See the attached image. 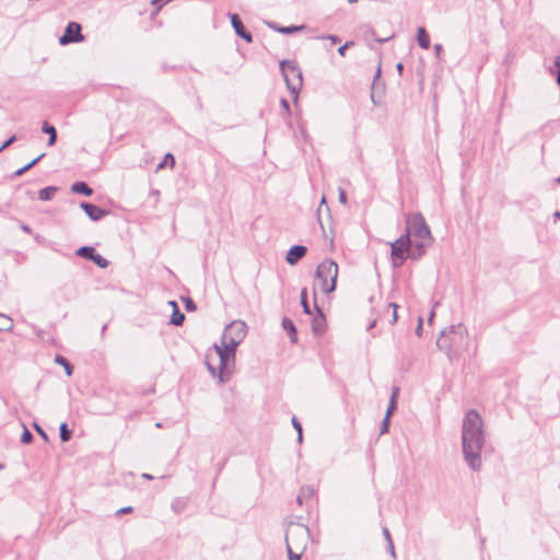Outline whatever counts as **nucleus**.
I'll return each instance as SVG.
<instances>
[{
    "mask_svg": "<svg viewBox=\"0 0 560 560\" xmlns=\"http://www.w3.org/2000/svg\"><path fill=\"white\" fill-rule=\"evenodd\" d=\"M485 442L483 421L478 411L470 409L463 420L462 444L464 459L474 471L481 469V451Z\"/></svg>",
    "mask_w": 560,
    "mask_h": 560,
    "instance_id": "nucleus-1",
    "label": "nucleus"
},
{
    "mask_svg": "<svg viewBox=\"0 0 560 560\" xmlns=\"http://www.w3.org/2000/svg\"><path fill=\"white\" fill-rule=\"evenodd\" d=\"M406 232L408 237L413 236L416 238L415 242V252L411 255L412 259H417L421 257L427 247H429L433 243V237L430 231L429 225L425 223V220L421 213L408 214L406 218Z\"/></svg>",
    "mask_w": 560,
    "mask_h": 560,
    "instance_id": "nucleus-2",
    "label": "nucleus"
},
{
    "mask_svg": "<svg viewBox=\"0 0 560 560\" xmlns=\"http://www.w3.org/2000/svg\"><path fill=\"white\" fill-rule=\"evenodd\" d=\"M467 329L463 324L452 325L442 330L436 347L448 355L467 346Z\"/></svg>",
    "mask_w": 560,
    "mask_h": 560,
    "instance_id": "nucleus-3",
    "label": "nucleus"
},
{
    "mask_svg": "<svg viewBox=\"0 0 560 560\" xmlns=\"http://www.w3.org/2000/svg\"><path fill=\"white\" fill-rule=\"evenodd\" d=\"M316 280L320 290L328 294L335 291L338 277V265L332 259L323 260L316 268Z\"/></svg>",
    "mask_w": 560,
    "mask_h": 560,
    "instance_id": "nucleus-4",
    "label": "nucleus"
},
{
    "mask_svg": "<svg viewBox=\"0 0 560 560\" xmlns=\"http://www.w3.org/2000/svg\"><path fill=\"white\" fill-rule=\"evenodd\" d=\"M280 69L289 92L298 98L299 92L302 88L301 70L294 62L288 60L280 61Z\"/></svg>",
    "mask_w": 560,
    "mask_h": 560,
    "instance_id": "nucleus-5",
    "label": "nucleus"
},
{
    "mask_svg": "<svg viewBox=\"0 0 560 560\" xmlns=\"http://www.w3.org/2000/svg\"><path fill=\"white\" fill-rule=\"evenodd\" d=\"M246 334V324L242 320H234L225 327L221 343L226 345L230 352L236 351L237 346L244 340Z\"/></svg>",
    "mask_w": 560,
    "mask_h": 560,
    "instance_id": "nucleus-6",
    "label": "nucleus"
},
{
    "mask_svg": "<svg viewBox=\"0 0 560 560\" xmlns=\"http://www.w3.org/2000/svg\"><path fill=\"white\" fill-rule=\"evenodd\" d=\"M308 527H288L285 532L287 548L300 550L301 552L306 548L310 540Z\"/></svg>",
    "mask_w": 560,
    "mask_h": 560,
    "instance_id": "nucleus-7",
    "label": "nucleus"
},
{
    "mask_svg": "<svg viewBox=\"0 0 560 560\" xmlns=\"http://www.w3.org/2000/svg\"><path fill=\"white\" fill-rule=\"evenodd\" d=\"M392 248V260L394 267H400L408 255H412L410 253L411 249V240L408 237V234H402L398 240L390 244Z\"/></svg>",
    "mask_w": 560,
    "mask_h": 560,
    "instance_id": "nucleus-8",
    "label": "nucleus"
},
{
    "mask_svg": "<svg viewBox=\"0 0 560 560\" xmlns=\"http://www.w3.org/2000/svg\"><path fill=\"white\" fill-rule=\"evenodd\" d=\"M214 349L220 359V366H219V373H218L219 382L225 383L230 378V373L226 372L228 362L230 361V359H234L236 351L230 352L229 347L226 345H222V343H221V346L215 345Z\"/></svg>",
    "mask_w": 560,
    "mask_h": 560,
    "instance_id": "nucleus-9",
    "label": "nucleus"
},
{
    "mask_svg": "<svg viewBox=\"0 0 560 560\" xmlns=\"http://www.w3.org/2000/svg\"><path fill=\"white\" fill-rule=\"evenodd\" d=\"M82 27L77 22H69L63 35L59 38V44L61 46H66L72 43H80L84 39L82 33Z\"/></svg>",
    "mask_w": 560,
    "mask_h": 560,
    "instance_id": "nucleus-10",
    "label": "nucleus"
},
{
    "mask_svg": "<svg viewBox=\"0 0 560 560\" xmlns=\"http://www.w3.org/2000/svg\"><path fill=\"white\" fill-rule=\"evenodd\" d=\"M75 254L82 258L94 261L101 268H105V258L96 254L95 249L91 246H82L77 249Z\"/></svg>",
    "mask_w": 560,
    "mask_h": 560,
    "instance_id": "nucleus-11",
    "label": "nucleus"
},
{
    "mask_svg": "<svg viewBox=\"0 0 560 560\" xmlns=\"http://www.w3.org/2000/svg\"><path fill=\"white\" fill-rule=\"evenodd\" d=\"M231 23H232V26L237 36L242 37L247 43L253 42L252 34L245 30V27L237 14H231Z\"/></svg>",
    "mask_w": 560,
    "mask_h": 560,
    "instance_id": "nucleus-12",
    "label": "nucleus"
},
{
    "mask_svg": "<svg viewBox=\"0 0 560 560\" xmlns=\"http://www.w3.org/2000/svg\"><path fill=\"white\" fill-rule=\"evenodd\" d=\"M80 208L92 221H98L105 215V210L89 202H81Z\"/></svg>",
    "mask_w": 560,
    "mask_h": 560,
    "instance_id": "nucleus-13",
    "label": "nucleus"
},
{
    "mask_svg": "<svg viewBox=\"0 0 560 560\" xmlns=\"http://www.w3.org/2000/svg\"><path fill=\"white\" fill-rule=\"evenodd\" d=\"M306 247L303 245H294L292 246L285 257V260L289 265H295L301 258L306 254Z\"/></svg>",
    "mask_w": 560,
    "mask_h": 560,
    "instance_id": "nucleus-14",
    "label": "nucleus"
},
{
    "mask_svg": "<svg viewBox=\"0 0 560 560\" xmlns=\"http://www.w3.org/2000/svg\"><path fill=\"white\" fill-rule=\"evenodd\" d=\"M317 315L312 320V330L315 335H322L326 330V318L323 312L315 304Z\"/></svg>",
    "mask_w": 560,
    "mask_h": 560,
    "instance_id": "nucleus-15",
    "label": "nucleus"
},
{
    "mask_svg": "<svg viewBox=\"0 0 560 560\" xmlns=\"http://www.w3.org/2000/svg\"><path fill=\"white\" fill-rule=\"evenodd\" d=\"M170 304L173 307V313L171 315L170 323L174 326H180L183 325L185 320V315L182 313L177 306V303L175 301H171Z\"/></svg>",
    "mask_w": 560,
    "mask_h": 560,
    "instance_id": "nucleus-16",
    "label": "nucleus"
},
{
    "mask_svg": "<svg viewBox=\"0 0 560 560\" xmlns=\"http://www.w3.org/2000/svg\"><path fill=\"white\" fill-rule=\"evenodd\" d=\"M315 492L316 491H315L314 487H312V486L302 487L300 490V493L296 498L298 503L303 504L304 502L313 499L315 495Z\"/></svg>",
    "mask_w": 560,
    "mask_h": 560,
    "instance_id": "nucleus-17",
    "label": "nucleus"
},
{
    "mask_svg": "<svg viewBox=\"0 0 560 560\" xmlns=\"http://www.w3.org/2000/svg\"><path fill=\"white\" fill-rule=\"evenodd\" d=\"M282 327L289 334L291 341L296 342L298 337L294 323L290 318L284 317L282 319Z\"/></svg>",
    "mask_w": 560,
    "mask_h": 560,
    "instance_id": "nucleus-18",
    "label": "nucleus"
},
{
    "mask_svg": "<svg viewBox=\"0 0 560 560\" xmlns=\"http://www.w3.org/2000/svg\"><path fill=\"white\" fill-rule=\"evenodd\" d=\"M71 191L84 196H91L93 190L84 182H75L71 186Z\"/></svg>",
    "mask_w": 560,
    "mask_h": 560,
    "instance_id": "nucleus-19",
    "label": "nucleus"
},
{
    "mask_svg": "<svg viewBox=\"0 0 560 560\" xmlns=\"http://www.w3.org/2000/svg\"><path fill=\"white\" fill-rule=\"evenodd\" d=\"M417 42L419 46L423 49H428L430 47V38L424 27H419L417 31Z\"/></svg>",
    "mask_w": 560,
    "mask_h": 560,
    "instance_id": "nucleus-20",
    "label": "nucleus"
},
{
    "mask_svg": "<svg viewBox=\"0 0 560 560\" xmlns=\"http://www.w3.org/2000/svg\"><path fill=\"white\" fill-rule=\"evenodd\" d=\"M42 131L44 133L49 135L48 145H54L56 143V140H57L56 128L54 126L49 125L47 121H44L43 125H42Z\"/></svg>",
    "mask_w": 560,
    "mask_h": 560,
    "instance_id": "nucleus-21",
    "label": "nucleus"
},
{
    "mask_svg": "<svg viewBox=\"0 0 560 560\" xmlns=\"http://www.w3.org/2000/svg\"><path fill=\"white\" fill-rule=\"evenodd\" d=\"M398 393H399V387L394 386L393 390H392V396H390V399H389V404H388V407H387V410H386L387 417H390V415L396 409V406H397L396 405V399H397Z\"/></svg>",
    "mask_w": 560,
    "mask_h": 560,
    "instance_id": "nucleus-22",
    "label": "nucleus"
},
{
    "mask_svg": "<svg viewBox=\"0 0 560 560\" xmlns=\"http://www.w3.org/2000/svg\"><path fill=\"white\" fill-rule=\"evenodd\" d=\"M56 190H57V188L52 187V186L43 188L38 192V198L40 200H45V201L50 200L54 197Z\"/></svg>",
    "mask_w": 560,
    "mask_h": 560,
    "instance_id": "nucleus-23",
    "label": "nucleus"
},
{
    "mask_svg": "<svg viewBox=\"0 0 560 560\" xmlns=\"http://www.w3.org/2000/svg\"><path fill=\"white\" fill-rule=\"evenodd\" d=\"M55 362L65 368V371L68 376H70L73 373V366L69 363V361L65 357L57 355L55 358Z\"/></svg>",
    "mask_w": 560,
    "mask_h": 560,
    "instance_id": "nucleus-24",
    "label": "nucleus"
},
{
    "mask_svg": "<svg viewBox=\"0 0 560 560\" xmlns=\"http://www.w3.org/2000/svg\"><path fill=\"white\" fill-rule=\"evenodd\" d=\"M13 327V322L9 316L0 314V330H10Z\"/></svg>",
    "mask_w": 560,
    "mask_h": 560,
    "instance_id": "nucleus-25",
    "label": "nucleus"
},
{
    "mask_svg": "<svg viewBox=\"0 0 560 560\" xmlns=\"http://www.w3.org/2000/svg\"><path fill=\"white\" fill-rule=\"evenodd\" d=\"M59 431H60V439L62 442H68L71 439L72 432H71V430L68 429L67 423H65V422L61 423Z\"/></svg>",
    "mask_w": 560,
    "mask_h": 560,
    "instance_id": "nucleus-26",
    "label": "nucleus"
},
{
    "mask_svg": "<svg viewBox=\"0 0 560 560\" xmlns=\"http://www.w3.org/2000/svg\"><path fill=\"white\" fill-rule=\"evenodd\" d=\"M304 27H305L304 25H298V26L292 25V26H285V27H275V30H277L279 33H282V34H292V33L303 30Z\"/></svg>",
    "mask_w": 560,
    "mask_h": 560,
    "instance_id": "nucleus-27",
    "label": "nucleus"
},
{
    "mask_svg": "<svg viewBox=\"0 0 560 560\" xmlns=\"http://www.w3.org/2000/svg\"><path fill=\"white\" fill-rule=\"evenodd\" d=\"M301 304L303 306L304 313L311 314V308H310V305L307 303V291H306L305 288L301 291Z\"/></svg>",
    "mask_w": 560,
    "mask_h": 560,
    "instance_id": "nucleus-28",
    "label": "nucleus"
},
{
    "mask_svg": "<svg viewBox=\"0 0 560 560\" xmlns=\"http://www.w3.org/2000/svg\"><path fill=\"white\" fill-rule=\"evenodd\" d=\"M23 433L21 435V442L24 444H30L33 441V434L30 430L23 424Z\"/></svg>",
    "mask_w": 560,
    "mask_h": 560,
    "instance_id": "nucleus-29",
    "label": "nucleus"
},
{
    "mask_svg": "<svg viewBox=\"0 0 560 560\" xmlns=\"http://www.w3.org/2000/svg\"><path fill=\"white\" fill-rule=\"evenodd\" d=\"M292 424H293L294 429L298 431V439H299V442H301L302 441V425L295 417L292 418Z\"/></svg>",
    "mask_w": 560,
    "mask_h": 560,
    "instance_id": "nucleus-30",
    "label": "nucleus"
},
{
    "mask_svg": "<svg viewBox=\"0 0 560 560\" xmlns=\"http://www.w3.org/2000/svg\"><path fill=\"white\" fill-rule=\"evenodd\" d=\"M388 427H389V417H387V415H385V418L383 419L382 424H381V434L386 433L388 431Z\"/></svg>",
    "mask_w": 560,
    "mask_h": 560,
    "instance_id": "nucleus-31",
    "label": "nucleus"
},
{
    "mask_svg": "<svg viewBox=\"0 0 560 560\" xmlns=\"http://www.w3.org/2000/svg\"><path fill=\"white\" fill-rule=\"evenodd\" d=\"M33 428L35 429V431L45 440L47 441L48 440V436L46 434V432L43 430V428L37 424L36 422L33 423Z\"/></svg>",
    "mask_w": 560,
    "mask_h": 560,
    "instance_id": "nucleus-32",
    "label": "nucleus"
},
{
    "mask_svg": "<svg viewBox=\"0 0 560 560\" xmlns=\"http://www.w3.org/2000/svg\"><path fill=\"white\" fill-rule=\"evenodd\" d=\"M185 302V307L187 311H195L196 310V304L194 303V301L190 299V298H186L184 300Z\"/></svg>",
    "mask_w": 560,
    "mask_h": 560,
    "instance_id": "nucleus-33",
    "label": "nucleus"
},
{
    "mask_svg": "<svg viewBox=\"0 0 560 560\" xmlns=\"http://www.w3.org/2000/svg\"><path fill=\"white\" fill-rule=\"evenodd\" d=\"M45 156L44 153L39 154L37 158H35L33 161H31L28 164H26L24 167H27V171L31 170L34 165H36Z\"/></svg>",
    "mask_w": 560,
    "mask_h": 560,
    "instance_id": "nucleus-34",
    "label": "nucleus"
},
{
    "mask_svg": "<svg viewBox=\"0 0 560 560\" xmlns=\"http://www.w3.org/2000/svg\"><path fill=\"white\" fill-rule=\"evenodd\" d=\"M555 67L557 68V83L560 85V56L555 58Z\"/></svg>",
    "mask_w": 560,
    "mask_h": 560,
    "instance_id": "nucleus-35",
    "label": "nucleus"
},
{
    "mask_svg": "<svg viewBox=\"0 0 560 560\" xmlns=\"http://www.w3.org/2000/svg\"><path fill=\"white\" fill-rule=\"evenodd\" d=\"M16 141V137L15 136H11L1 147H0V152L2 150H4L5 148H8L9 145H11L13 142Z\"/></svg>",
    "mask_w": 560,
    "mask_h": 560,
    "instance_id": "nucleus-36",
    "label": "nucleus"
},
{
    "mask_svg": "<svg viewBox=\"0 0 560 560\" xmlns=\"http://www.w3.org/2000/svg\"><path fill=\"white\" fill-rule=\"evenodd\" d=\"M383 536L386 539L387 545L393 542L392 535H390V533L388 530V527H383Z\"/></svg>",
    "mask_w": 560,
    "mask_h": 560,
    "instance_id": "nucleus-37",
    "label": "nucleus"
},
{
    "mask_svg": "<svg viewBox=\"0 0 560 560\" xmlns=\"http://www.w3.org/2000/svg\"><path fill=\"white\" fill-rule=\"evenodd\" d=\"M287 549H288L289 560H300V557H301L300 553L293 552L292 548H287Z\"/></svg>",
    "mask_w": 560,
    "mask_h": 560,
    "instance_id": "nucleus-38",
    "label": "nucleus"
},
{
    "mask_svg": "<svg viewBox=\"0 0 560 560\" xmlns=\"http://www.w3.org/2000/svg\"><path fill=\"white\" fill-rule=\"evenodd\" d=\"M338 199H339V201H340L342 205H346V203H347V195H346V191H345L342 188H339V196H338Z\"/></svg>",
    "mask_w": 560,
    "mask_h": 560,
    "instance_id": "nucleus-39",
    "label": "nucleus"
},
{
    "mask_svg": "<svg viewBox=\"0 0 560 560\" xmlns=\"http://www.w3.org/2000/svg\"><path fill=\"white\" fill-rule=\"evenodd\" d=\"M164 162H165V163H170L171 167H174V165H175V159H174L173 154L167 153V154L165 155V158H164Z\"/></svg>",
    "mask_w": 560,
    "mask_h": 560,
    "instance_id": "nucleus-40",
    "label": "nucleus"
},
{
    "mask_svg": "<svg viewBox=\"0 0 560 560\" xmlns=\"http://www.w3.org/2000/svg\"><path fill=\"white\" fill-rule=\"evenodd\" d=\"M389 306L394 308V313H393V319H392V324L396 323L397 320V307L398 305L396 303H389Z\"/></svg>",
    "mask_w": 560,
    "mask_h": 560,
    "instance_id": "nucleus-41",
    "label": "nucleus"
},
{
    "mask_svg": "<svg viewBox=\"0 0 560 560\" xmlns=\"http://www.w3.org/2000/svg\"><path fill=\"white\" fill-rule=\"evenodd\" d=\"M350 45H352V43H351V42H350V43L348 42V43H346L345 45L340 46V47L338 48V52H339V55L343 56V55H345V52H346V50H347V48H348Z\"/></svg>",
    "mask_w": 560,
    "mask_h": 560,
    "instance_id": "nucleus-42",
    "label": "nucleus"
},
{
    "mask_svg": "<svg viewBox=\"0 0 560 560\" xmlns=\"http://www.w3.org/2000/svg\"><path fill=\"white\" fill-rule=\"evenodd\" d=\"M387 550L390 553L392 558L396 559V552H395L394 542H390V544L387 545Z\"/></svg>",
    "mask_w": 560,
    "mask_h": 560,
    "instance_id": "nucleus-43",
    "label": "nucleus"
},
{
    "mask_svg": "<svg viewBox=\"0 0 560 560\" xmlns=\"http://www.w3.org/2000/svg\"><path fill=\"white\" fill-rule=\"evenodd\" d=\"M442 50H443V46L441 44H435L434 45V52H435L436 57H440Z\"/></svg>",
    "mask_w": 560,
    "mask_h": 560,
    "instance_id": "nucleus-44",
    "label": "nucleus"
},
{
    "mask_svg": "<svg viewBox=\"0 0 560 560\" xmlns=\"http://www.w3.org/2000/svg\"><path fill=\"white\" fill-rule=\"evenodd\" d=\"M421 330H422V318H421V317H419L418 326H417V328H416V334H417L418 336H420V335H421Z\"/></svg>",
    "mask_w": 560,
    "mask_h": 560,
    "instance_id": "nucleus-45",
    "label": "nucleus"
},
{
    "mask_svg": "<svg viewBox=\"0 0 560 560\" xmlns=\"http://www.w3.org/2000/svg\"><path fill=\"white\" fill-rule=\"evenodd\" d=\"M131 510H132L131 506H126V508L117 510L116 514L129 513V512H131Z\"/></svg>",
    "mask_w": 560,
    "mask_h": 560,
    "instance_id": "nucleus-46",
    "label": "nucleus"
},
{
    "mask_svg": "<svg viewBox=\"0 0 560 560\" xmlns=\"http://www.w3.org/2000/svg\"><path fill=\"white\" fill-rule=\"evenodd\" d=\"M281 105H282V107H283L287 112H289V109H290V105H289V102H288L285 98H281Z\"/></svg>",
    "mask_w": 560,
    "mask_h": 560,
    "instance_id": "nucleus-47",
    "label": "nucleus"
},
{
    "mask_svg": "<svg viewBox=\"0 0 560 560\" xmlns=\"http://www.w3.org/2000/svg\"><path fill=\"white\" fill-rule=\"evenodd\" d=\"M25 172H27V167H24V166H23V167L19 168V170L15 172V174H14V175H15V176H21V175H23Z\"/></svg>",
    "mask_w": 560,
    "mask_h": 560,
    "instance_id": "nucleus-48",
    "label": "nucleus"
},
{
    "mask_svg": "<svg viewBox=\"0 0 560 560\" xmlns=\"http://www.w3.org/2000/svg\"><path fill=\"white\" fill-rule=\"evenodd\" d=\"M326 38L330 39L332 43H339L340 38L336 35H328Z\"/></svg>",
    "mask_w": 560,
    "mask_h": 560,
    "instance_id": "nucleus-49",
    "label": "nucleus"
},
{
    "mask_svg": "<svg viewBox=\"0 0 560 560\" xmlns=\"http://www.w3.org/2000/svg\"><path fill=\"white\" fill-rule=\"evenodd\" d=\"M396 68H397L398 73L401 75V74H402V70H404V66H402V63H398V65L396 66Z\"/></svg>",
    "mask_w": 560,
    "mask_h": 560,
    "instance_id": "nucleus-50",
    "label": "nucleus"
},
{
    "mask_svg": "<svg viewBox=\"0 0 560 560\" xmlns=\"http://www.w3.org/2000/svg\"><path fill=\"white\" fill-rule=\"evenodd\" d=\"M22 230H23L24 232H26V233H30V232H31L30 226H28V225H25V224H23V225H22Z\"/></svg>",
    "mask_w": 560,
    "mask_h": 560,
    "instance_id": "nucleus-51",
    "label": "nucleus"
},
{
    "mask_svg": "<svg viewBox=\"0 0 560 560\" xmlns=\"http://www.w3.org/2000/svg\"><path fill=\"white\" fill-rule=\"evenodd\" d=\"M208 369H209V371L211 372V374H212L213 376H215V375H217V373H215V369H214L213 366L208 365Z\"/></svg>",
    "mask_w": 560,
    "mask_h": 560,
    "instance_id": "nucleus-52",
    "label": "nucleus"
},
{
    "mask_svg": "<svg viewBox=\"0 0 560 560\" xmlns=\"http://www.w3.org/2000/svg\"><path fill=\"white\" fill-rule=\"evenodd\" d=\"M553 218H555V220H556V221H557V220H560V211H556V212L553 213Z\"/></svg>",
    "mask_w": 560,
    "mask_h": 560,
    "instance_id": "nucleus-53",
    "label": "nucleus"
},
{
    "mask_svg": "<svg viewBox=\"0 0 560 560\" xmlns=\"http://www.w3.org/2000/svg\"><path fill=\"white\" fill-rule=\"evenodd\" d=\"M142 477L149 480L153 479V476L150 474H143Z\"/></svg>",
    "mask_w": 560,
    "mask_h": 560,
    "instance_id": "nucleus-54",
    "label": "nucleus"
},
{
    "mask_svg": "<svg viewBox=\"0 0 560 560\" xmlns=\"http://www.w3.org/2000/svg\"><path fill=\"white\" fill-rule=\"evenodd\" d=\"M433 317H434V311L432 310V311L430 312V315H429V323H431V322H432Z\"/></svg>",
    "mask_w": 560,
    "mask_h": 560,
    "instance_id": "nucleus-55",
    "label": "nucleus"
},
{
    "mask_svg": "<svg viewBox=\"0 0 560 560\" xmlns=\"http://www.w3.org/2000/svg\"><path fill=\"white\" fill-rule=\"evenodd\" d=\"M165 164H166V163H165L164 161H163V162H161V163L158 165V170L163 168Z\"/></svg>",
    "mask_w": 560,
    "mask_h": 560,
    "instance_id": "nucleus-56",
    "label": "nucleus"
},
{
    "mask_svg": "<svg viewBox=\"0 0 560 560\" xmlns=\"http://www.w3.org/2000/svg\"><path fill=\"white\" fill-rule=\"evenodd\" d=\"M326 202L325 197L322 198L320 206H323Z\"/></svg>",
    "mask_w": 560,
    "mask_h": 560,
    "instance_id": "nucleus-57",
    "label": "nucleus"
},
{
    "mask_svg": "<svg viewBox=\"0 0 560 560\" xmlns=\"http://www.w3.org/2000/svg\"><path fill=\"white\" fill-rule=\"evenodd\" d=\"M179 502H175L174 504H172V508L176 509V504H178Z\"/></svg>",
    "mask_w": 560,
    "mask_h": 560,
    "instance_id": "nucleus-58",
    "label": "nucleus"
},
{
    "mask_svg": "<svg viewBox=\"0 0 560 560\" xmlns=\"http://www.w3.org/2000/svg\"><path fill=\"white\" fill-rule=\"evenodd\" d=\"M350 3H355L357 0H348Z\"/></svg>",
    "mask_w": 560,
    "mask_h": 560,
    "instance_id": "nucleus-59",
    "label": "nucleus"
},
{
    "mask_svg": "<svg viewBox=\"0 0 560 560\" xmlns=\"http://www.w3.org/2000/svg\"><path fill=\"white\" fill-rule=\"evenodd\" d=\"M557 182L560 184V176L557 178Z\"/></svg>",
    "mask_w": 560,
    "mask_h": 560,
    "instance_id": "nucleus-60",
    "label": "nucleus"
},
{
    "mask_svg": "<svg viewBox=\"0 0 560 560\" xmlns=\"http://www.w3.org/2000/svg\"><path fill=\"white\" fill-rule=\"evenodd\" d=\"M3 468V465L0 464V470Z\"/></svg>",
    "mask_w": 560,
    "mask_h": 560,
    "instance_id": "nucleus-61",
    "label": "nucleus"
},
{
    "mask_svg": "<svg viewBox=\"0 0 560 560\" xmlns=\"http://www.w3.org/2000/svg\"><path fill=\"white\" fill-rule=\"evenodd\" d=\"M159 0H153V3H156Z\"/></svg>",
    "mask_w": 560,
    "mask_h": 560,
    "instance_id": "nucleus-62",
    "label": "nucleus"
}]
</instances>
